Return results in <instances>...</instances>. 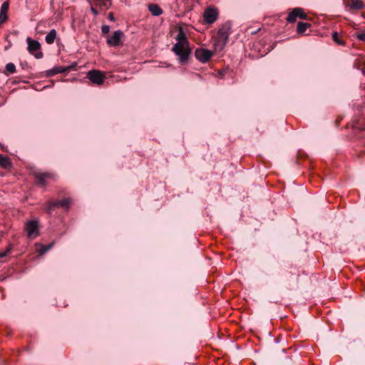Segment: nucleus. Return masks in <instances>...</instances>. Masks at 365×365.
<instances>
[{
	"label": "nucleus",
	"mask_w": 365,
	"mask_h": 365,
	"mask_svg": "<svg viewBox=\"0 0 365 365\" xmlns=\"http://www.w3.org/2000/svg\"><path fill=\"white\" fill-rule=\"evenodd\" d=\"M72 200L70 197L63 198L61 200H51L45 204V210L48 214H51L57 207H62L68 211L71 205Z\"/></svg>",
	"instance_id": "obj_1"
},
{
	"label": "nucleus",
	"mask_w": 365,
	"mask_h": 365,
	"mask_svg": "<svg viewBox=\"0 0 365 365\" xmlns=\"http://www.w3.org/2000/svg\"><path fill=\"white\" fill-rule=\"evenodd\" d=\"M173 51L179 56V60L181 63L186 62L190 56L191 51L188 47V44H180L176 43L173 48Z\"/></svg>",
	"instance_id": "obj_2"
},
{
	"label": "nucleus",
	"mask_w": 365,
	"mask_h": 365,
	"mask_svg": "<svg viewBox=\"0 0 365 365\" xmlns=\"http://www.w3.org/2000/svg\"><path fill=\"white\" fill-rule=\"evenodd\" d=\"M231 23L230 21H227L222 25L217 32V42L221 43L223 46L227 43L228 41L231 31Z\"/></svg>",
	"instance_id": "obj_3"
},
{
	"label": "nucleus",
	"mask_w": 365,
	"mask_h": 365,
	"mask_svg": "<svg viewBox=\"0 0 365 365\" xmlns=\"http://www.w3.org/2000/svg\"><path fill=\"white\" fill-rule=\"evenodd\" d=\"M34 176L36 179V183L38 186L46 187L49 180H55L56 175L52 173H34Z\"/></svg>",
	"instance_id": "obj_4"
},
{
	"label": "nucleus",
	"mask_w": 365,
	"mask_h": 365,
	"mask_svg": "<svg viewBox=\"0 0 365 365\" xmlns=\"http://www.w3.org/2000/svg\"><path fill=\"white\" fill-rule=\"evenodd\" d=\"M28 43V51L36 58L40 59L43 57V53L41 51V44L36 40H33L30 37L26 38Z\"/></svg>",
	"instance_id": "obj_5"
},
{
	"label": "nucleus",
	"mask_w": 365,
	"mask_h": 365,
	"mask_svg": "<svg viewBox=\"0 0 365 365\" xmlns=\"http://www.w3.org/2000/svg\"><path fill=\"white\" fill-rule=\"evenodd\" d=\"M299 18L302 20L308 19L307 14L304 12V9L299 7H296L290 11L287 17L286 18L287 21L289 23H294L297 19Z\"/></svg>",
	"instance_id": "obj_6"
},
{
	"label": "nucleus",
	"mask_w": 365,
	"mask_h": 365,
	"mask_svg": "<svg viewBox=\"0 0 365 365\" xmlns=\"http://www.w3.org/2000/svg\"><path fill=\"white\" fill-rule=\"evenodd\" d=\"M87 78L91 83L98 86L102 85L106 78L102 71L96 69L89 71L87 73Z\"/></svg>",
	"instance_id": "obj_7"
},
{
	"label": "nucleus",
	"mask_w": 365,
	"mask_h": 365,
	"mask_svg": "<svg viewBox=\"0 0 365 365\" xmlns=\"http://www.w3.org/2000/svg\"><path fill=\"white\" fill-rule=\"evenodd\" d=\"M27 236L30 238H36L39 235V224L37 220L27 222L25 227Z\"/></svg>",
	"instance_id": "obj_8"
},
{
	"label": "nucleus",
	"mask_w": 365,
	"mask_h": 365,
	"mask_svg": "<svg viewBox=\"0 0 365 365\" xmlns=\"http://www.w3.org/2000/svg\"><path fill=\"white\" fill-rule=\"evenodd\" d=\"M218 17L217 9L213 7L206 9L203 14L204 21L207 24H213Z\"/></svg>",
	"instance_id": "obj_9"
},
{
	"label": "nucleus",
	"mask_w": 365,
	"mask_h": 365,
	"mask_svg": "<svg viewBox=\"0 0 365 365\" xmlns=\"http://www.w3.org/2000/svg\"><path fill=\"white\" fill-rule=\"evenodd\" d=\"M212 56V52L205 48H197L195 51V58L201 63L207 62Z\"/></svg>",
	"instance_id": "obj_10"
},
{
	"label": "nucleus",
	"mask_w": 365,
	"mask_h": 365,
	"mask_svg": "<svg viewBox=\"0 0 365 365\" xmlns=\"http://www.w3.org/2000/svg\"><path fill=\"white\" fill-rule=\"evenodd\" d=\"M123 32L120 30L114 31L113 36H108L107 38V43L110 46H117L119 45L120 38L123 36Z\"/></svg>",
	"instance_id": "obj_11"
},
{
	"label": "nucleus",
	"mask_w": 365,
	"mask_h": 365,
	"mask_svg": "<svg viewBox=\"0 0 365 365\" xmlns=\"http://www.w3.org/2000/svg\"><path fill=\"white\" fill-rule=\"evenodd\" d=\"M9 2L5 1L1 4L0 9V25L6 22L8 19L7 12L9 10Z\"/></svg>",
	"instance_id": "obj_12"
},
{
	"label": "nucleus",
	"mask_w": 365,
	"mask_h": 365,
	"mask_svg": "<svg viewBox=\"0 0 365 365\" xmlns=\"http://www.w3.org/2000/svg\"><path fill=\"white\" fill-rule=\"evenodd\" d=\"M70 71V67L55 66L52 69L48 71V76H51L58 73H63Z\"/></svg>",
	"instance_id": "obj_13"
},
{
	"label": "nucleus",
	"mask_w": 365,
	"mask_h": 365,
	"mask_svg": "<svg viewBox=\"0 0 365 365\" xmlns=\"http://www.w3.org/2000/svg\"><path fill=\"white\" fill-rule=\"evenodd\" d=\"M177 43L180 44H189L188 40L182 27L178 29V34L176 36Z\"/></svg>",
	"instance_id": "obj_14"
},
{
	"label": "nucleus",
	"mask_w": 365,
	"mask_h": 365,
	"mask_svg": "<svg viewBox=\"0 0 365 365\" xmlns=\"http://www.w3.org/2000/svg\"><path fill=\"white\" fill-rule=\"evenodd\" d=\"M350 9L359 10L365 7L364 4L360 0H350V2L346 5Z\"/></svg>",
	"instance_id": "obj_15"
},
{
	"label": "nucleus",
	"mask_w": 365,
	"mask_h": 365,
	"mask_svg": "<svg viewBox=\"0 0 365 365\" xmlns=\"http://www.w3.org/2000/svg\"><path fill=\"white\" fill-rule=\"evenodd\" d=\"M311 24L307 22L299 21L297 26V32L298 34L304 35L307 29L311 27Z\"/></svg>",
	"instance_id": "obj_16"
},
{
	"label": "nucleus",
	"mask_w": 365,
	"mask_h": 365,
	"mask_svg": "<svg viewBox=\"0 0 365 365\" xmlns=\"http://www.w3.org/2000/svg\"><path fill=\"white\" fill-rule=\"evenodd\" d=\"M57 36L56 31L55 29H51L46 36L45 41L48 44L53 43Z\"/></svg>",
	"instance_id": "obj_17"
},
{
	"label": "nucleus",
	"mask_w": 365,
	"mask_h": 365,
	"mask_svg": "<svg viewBox=\"0 0 365 365\" xmlns=\"http://www.w3.org/2000/svg\"><path fill=\"white\" fill-rule=\"evenodd\" d=\"M11 165L10 158L7 156H4L0 154V166L4 168H9Z\"/></svg>",
	"instance_id": "obj_18"
},
{
	"label": "nucleus",
	"mask_w": 365,
	"mask_h": 365,
	"mask_svg": "<svg viewBox=\"0 0 365 365\" xmlns=\"http://www.w3.org/2000/svg\"><path fill=\"white\" fill-rule=\"evenodd\" d=\"M148 9L154 16H159L163 13L162 9L157 4H150Z\"/></svg>",
	"instance_id": "obj_19"
},
{
	"label": "nucleus",
	"mask_w": 365,
	"mask_h": 365,
	"mask_svg": "<svg viewBox=\"0 0 365 365\" xmlns=\"http://www.w3.org/2000/svg\"><path fill=\"white\" fill-rule=\"evenodd\" d=\"M53 245V242L48 245H41V248L37 250L40 255H43L46 253Z\"/></svg>",
	"instance_id": "obj_20"
},
{
	"label": "nucleus",
	"mask_w": 365,
	"mask_h": 365,
	"mask_svg": "<svg viewBox=\"0 0 365 365\" xmlns=\"http://www.w3.org/2000/svg\"><path fill=\"white\" fill-rule=\"evenodd\" d=\"M6 71L9 73H14L16 72V66L13 63H9L6 65Z\"/></svg>",
	"instance_id": "obj_21"
},
{
	"label": "nucleus",
	"mask_w": 365,
	"mask_h": 365,
	"mask_svg": "<svg viewBox=\"0 0 365 365\" xmlns=\"http://www.w3.org/2000/svg\"><path fill=\"white\" fill-rule=\"evenodd\" d=\"M12 249V245H9L8 247L4 251H0V258H3L9 255L10 253L11 250Z\"/></svg>",
	"instance_id": "obj_22"
},
{
	"label": "nucleus",
	"mask_w": 365,
	"mask_h": 365,
	"mask_svg": "<svg viewBox=\"0 0 365 365\" xmlns=\"http://www.w3.org/2000/svg\"><path fill=\"white\" fill-rule=\"evenodd\" d=\"M332 38L333 40L339 45H344V43L339 38V35L337 32H334L332 34Z\"/></svg>",
	"instance_id": "obj_23"
},
{
	"label": "nucleus",
	"mask_w": 365,
	"mask_h": 365,
	"mask_svg": "<svg viewBox=\"0 0 365 365\" xmlns=\"http://www.w3.org/2000/svg\"><path fill=\"white\" fill-rule=\"evenodd\" d=\"M356 37L359 40L365 42V31H362L361 33L356 34Z\"/></svg>",
	"instance_id": "obj_24"
},
{
	"label": "nucleus",
	"mask_w": 365,
	"mask_h": 365,
	"mask_svg": "<svg viewBox=\"0 0 365 365\" xmlns=\"http://www.w3.org/2000/svg\"><path fill=\"white\" fill-rule=\"evenodd\" d=\"M101 31L103 34H107L110 31V26L108 25H103L101 28Z\"/></svg>",
	"instance_id": "obj_25"
},
{
	"label": "nucleus",
	"mask_w": 365,
	"mask_h": 365,
	"mask_svg": "<svg viewBox=\"0 0 365 365\" xmlns=\"http://www.w3.org/2000/svg\"><path fill=\"white\" fill-rule=\"evenodd\" d=\"M108 19L110 21H114L115 20L114 15H113V13H109L108 14Z\"/></svg>",
	"instance_id": "obj_26"
},
{
	"label": "nucleus",
	"mask_w": 365,
	"mask_h": 365,
	"mask_svg": "<svg viewBox=\"0 0 365 365\" xmlns=\"http://www.w3.org/2000/svg\"><path fill=\"white\" fill-rule=\"evenodd\" d=\"M91 11L94 15H97L98 14V11L93 7L91 8Z\"/></svg>",
	"instance_id": "obj_27"
},
{
	"label": "nucleus",
	"mask_w": 365,
	"mask_h": 365,
	"mask_svg": "<svg viewBox=\"0 0 365 365\" xmlns=\"http://www.w3.org/2000/svg\"><path fill=\"white\" fill-rule=\"evenodd\" d=\"M361 72L364 75H365V66L361 69Z\"/></svg>",
	"instance_id": "obj_28"
}]
</instances>
